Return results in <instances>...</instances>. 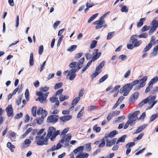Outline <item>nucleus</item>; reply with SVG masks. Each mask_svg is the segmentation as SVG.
<instances>
[{"label":"nucleus","instance_id":"32","mask_svg":"<svg viewBox=\"0 0 158 158\" xmlns=\"http://www.w3.org/2000/svg\"><path fill=\"white\" fill-rule=\"evenodd\" d=\"M43 119L42 117L37 118L35 120L36 123L39 125H41L42 124L43 122Z\"/></svg>","mask_w":158,"mask_h":158},{"label":"nucleus","instance_id":"60","mask_svg":"<svg viewBox=\"0 0 158 158\" xmlns=\"http://www.w3.org/2000/svg\"><path fill=\"white\" fill-rule=\"evenodd\" d=\"M114 114V112H113L112 113H110L108 114V116L107 117V119L108 121H109L111 119L112 117L113 116Z\"/></svg>","mask_w":158,"mask_h":158},{"label":"nucleus","instance_id":"19","mask_svg":"<svg viewBox=\"0 0 158 158\" xmlns=\"http://www.w3.org/2000/svg\"><path fill=\"white\" fill-rule=\"evenodd\" d=\"M84 57L81 58L79 60L78 63H77L78 69L77 70H78L80 69H81L82 66L84 62Z\"/></svg>","mask_w":158,"mask_h":158},{"label":"nucleus","instance_id":"36","mask_svg":"<svg viewBox=\"0 0 158 158\" xmlns=\"http://www.w3.org/2000/svg\"><path fill=\"white\" fill-rule=\"evenodd\" d=\"M69 98V97L67 96H63V95H61L59 98V100L60 101L63 102L65 99H67Z\"/></svg>","mask_w":158,"mask_h":158},{"label":"nucleus","instance_id":"33","mask_svg":"<svg viewBox=\"0 0 158 158\" xmlns=\"http://www.w3.org/2000/svg\"><path fill=\"white\" fill-rule=\"evenodd\" d=\"M83 147L85 148L86 151L87 152H89L91 150V144L90 143L85 144Z\"/></svg>","mask_w":158,"mask_h":158},{"label":"nucleus","instance_id":"43","mask_svg":"<svg viewBox=\"0 0 158 158\" xmlns=\"http://www.w3.org/2000/svg\"><path fill=\"white\" fill-rule=\"evenodd\" d=\"M108 75L107 74L102 77L99 80V83H101L104 81L108 77Z\"/></svg>","mask_w":158,"mask_h":158},{"label":"nucleus","instance_id":"25","mask_svg":"<svg viewBox=\"0 0 158 158\" xmlns=\"http://www.w3.org/2000/svg\"><path fill=\"white\" fill-rule=\"evenodd\" d=\"M127 137L126 135H124L119 138L118 140L116 142L117 144H118L120 142L123 143L125 141V139Z\"/></svg>","mask_w":158,"mask_h":158},{"label":"nucleus","instance_id":"34","mask_svg":"<svg viewBox=\"0 0 158 158\" xmlns=\"http://www.w3.org/2000/svg\"><path fill=\"white\" fill-rule=\"evenodd\" d=\"M158 117V113L152 115L150 118V120L151 122L153 121Z\"/></svg>","mask_w":158,"mask_h":158},{"label":"nucleus","instance_id":"18","mask_svg":"<svg viewBox=\"0 0 158 158\" xmlns=\"http://www.w3.org/2000/svg\"><path fill=\"white\" fill-rule=\"evenodd\" d=\"M139 93L138 92H136L133 94L131 97L129 99V100L130 101H133L135 99H137Z\"/></svg>","mask_w":158,"mask_h":158},{"label":"nucleus","instance_id":"31","mask_svg":"<svg viewBox=\"0 0 158 158\" xmlns=\"http://www.w3.org/2000/svg\"><path fill=\"white\" fill-rule=\"evenodd\" d=\"M98 15V13H97L94 15H93L92 16H91L90 18L89 19L88 21V23H91L92 21H93L96 17Z\"/></svg>","mask_w":158,"mask_h":158},{"label":"nucleus","instance_id":"42","mask_svg":"<svg viewBox=\"0 0 158 158\" xmlns=\"http://www.w3.org/2000/svg\"><path fill=\"white\" fill-rule=\"evenodd\" d=\"M114 32H109L107 35L106 39L107 40H109L110 39L113 37L114 34Z\"/></svg>","mask_w":158,"mask_h":158},{"label":"nucleus","instance_id":"55","mask_svg":"<svg viewBox=\"0 0 158 158\" xmlns=\"http://www.w3.org/2000/svg\"><path fill=\"white\" fill-rule=\"evenodd\" d=\"M152 87V85L151 84L150 85V84L149 83V86L147 87V88H146V89H145V93H148V92H149L150 91Z\"/></svg>","mask_w":158,"mask_h":158},{"label":"nucleus","instance_id":"57","mask_svg":"<svg viewBox=\"0 0 158 158\" xmlns=\"http://www.w3.org/2000/svg\"><path fill=\"white\" fill-rule=\"evenodd\" d=\"M135 144V143L134 142H130L126 145V147L127 148H129L133 146Z\"/></svg>","mask_w":158,"mask_h":158},{"label":"nucleus","instance_id":"37","mask_svg":"<svg viewBox=\"0 0 158 158\" xmlns=\"http://www.w3.org/2000/svg\"><path fill=\"white\" fill-rule=\"evenodd\" d=\"M55 107H52V110H51L50 112V114H56L58 113L59 111V110L57 109H54V108H55Z\"/></svg>","mask_w":158,"mask_h":158},{"label":"nucleus","instance_id":"10","mask_svg":"<svg viewBox=\"0 0 158 158\" xmlns=\"http://www.w3.org/2000/svg\"><path fill=\"white\" fill-rule=\"evenodd\" d=\"M98 50L97 49H94L93 51V56L92 59L94 61L98 59L101 55L100 52L98 53Z\"/></svg>","mask_w":158,"mask_h":158},{"label":"nucleus","instance_id":"7","mask_svg":"<svg viewBox=\"0 0 158 158\" xmlns=\"http://www.w3.org/2000/svg\"><path fill=\"white\" fill-rule=\"evenodd\" d=\"M139 84L138 80H136L130 83H128L125 85L123 88V90L124 91H126L128 88L132 89L133 87Z\"/></svg>","mask_w":158,"mask_h":158},{"label":"nucleus","instance_id":"40","mask_svg":"<svg viewBox=\"0 0 158 158\" xmlns=\"http://www.w3.org/2000/svg\"><path fill=\"white\" fill-rule=\"evenodd\" d=\"M148 35L147 33H143L141 34L138 35V37L139 38H146L148 37Z\"/></svg>","mask_w":158,"mask_h":158},{"label":"nucleus","instance_id":"61","mask_svg":"<svg viewBox=\"0 0 158 158\" xmlns=\"http://www.w3.org/2000/svg\"><path fill=\"white\" fill-rule=\"evenodd\" d=\"M49 89L48 87L45 86L43 87H41L40 88V90L44 92L47 91Z\"/></svg>","mask_w":158,"mask_h":158},{"label":"nucleus","instance_id":"11","mask_svg":"<svg viewBox=\"0 0 158 158\" xmlns=\"http://www.w3.org/2000/svg\"><path fill=\"white\" fill-rule=\"evenodd\" d=\"M50 100L52 103L55 102V105L53 106V108L57 107L59 105L60 102L58 100V98L55 97H53L50 98Z\"/></svg>","mask_w":158,"mask_h":158},{"label":"nucleus","instance_id":"53","mask_svg":"<svg viewBox=\"0 0 158 158\" xmlns=\"http://www.w3.org/2000/svg\"><path fill=\"white\" fill-rule=\"evenodd\" d=\"M97 42L96 40H94L90 45V48L92 49L96 47V45L97 44Z\"/></svg>","mask_w":158,"mask_h":158},{"label":"nucleus","instance_id":"62","mask_svg":"<svg viewBox=\"0 0 158 158\" xmlns=\"http://www.w3.org/2000/svg\"><path fill=\"white\" fill-rule=\"evenodd\" d=\"M64 90L63 89H60L57 90L56 93V95L57 96L58 95H59L61 94Z\"/></svg>","mask_w":158,"mask_h":158},{"label":"nucleus","instance_id":"29","mask_svg":"<svg viewBox=\"0 0 158 158\" xmlns=\"http://www.w3.org/2000/svg\"><path fill=\"white\" fill-rule=\"evenodd\" d=\"M158 81V77L157 76H156L152 78L149 82V84L152 85L154 83H156Z\"/></svg>","mask_w":158,"mask_h":158},{"label":"nucleus","instance_id":"51","mask_svg":"<svg viewBox=\"0 0 158 158\" xmlns=\"http://www.w3.org/2000/svg\"><path fill=\"white\" fill-rule=\"evenodd\" d=\"M149 28V26H147L146 25H145L142 28L141 31L142 32H144L148 30Z\"/></svg>","mask_w":158,"mask_h":158},{"label":"nucleus","instance_id":"50","mask_svg":"<svg viewBox=\"0 0 158 158\" xmlns=\"http://www.w3.org/2000/svg\"><path fill=\"white\" fill-rule=\"evenodd\" d=\"M25 96L26 98L27 101L29 100V90L27 89H26L25 92Z\"/></svg>","mask_w":158,"mask_h":158},{"label":"nucleus","instance_id":"12","mask_svg":"<svg viewBox=\"0 0 158 158\" xmlns=\"http://www.w3.org/2000/svg\"><path fill=\"white\" fill-rule=\"evenodd\" d=\"M117 138H114L111 140L107 139L106 140V146L107 147H110L114 144L116 141Z\"/></svg>","mask_w":158,"mask_h":158},{"label":"nucleus","instance_id":"2","mask_svg":"<svg viewBox=\"0 0 158 158\" xmlns=\"http://www.w3.org/2000/svg\"><path fill=\"white\" fill-rule=\"evenodd\" d=\"M46 133L44 134V136H41L39 135L38 136H36V141L37 143L39 145H47L48 144V138L47 137L44 139V136L45 135Z\"/></svg>","mask_w":158,"mask_h":158},{"label":"nucleus","instance_id":"13","mask_svg":"<svg viewBox=\"0 0 158 158\" xmlns=\"http://www.w3.org/2000/svg\"><path fill=\"white\" fill-rule=\"evenodd\" d=\"M80 98L79 97H77L75 98L73 101L72 103V106L69 108V109L73 110L74 108V106H75L77 103L80 100Z\"/></svg>","mask_w":158,"mask_h":158},{"label":"nucleus","instance_id":"6","mask_svg":"<svg viewBox=\"0 0 158 158\" xmlns=\"http://www.w3.org/2000/svg\"><path fill=\"white\" fill-rule=\"evenodd\" d=\"M148 77L147 76H145L142 77V78L138 80L139 81V84L140 85H136L135 88V90H138L140 89L141 87H144L145 85V82L147 81Z\"/></svg>","mask_w":158,"mask_h":158},{"label":"nucleus","instance_id":"16","mask_svg":"<svg viewBox=\"0 0 158 158\" xmlns=\"http://www.w3.org/2000/svg\"><path fill=\"white\" fill-rule=\"evenodd\" d=\"M72 117V116L71 115H67L60 117V119L63 122H65L71 119Z\"/></svg>","mask_w":158,"mask_h":158},{"label":"nucleus","instance_id":"22","mask_svg":"<svg viewBox=\"0 0 158 158\" xmlns=\"http://www.w3.org/2000/svg\"><path fill=\"white\" fill-rule=\"evenodd\" d=\"M152 27L156 29L158 27V21L154 19L152 21Z\"/></svg>","mask_w":158,"mask_h":158},{"label":"nucleus","instance_id":"20","mask_svg":"<svg viewBox=\"0 0 158 158\" xmlns=\"http://www.w3.org/2000/svg\"><path fill=\"white\" fill-rule=\"evenodd\" d=\"M118 133L117 131H114L111 132L109 134H106L105 135L106 138L112 137L114 135H116Z\"/></svg>","mask_w":158,"mask_h":158},{"label":"nucleus","instance_id":"30","mask_svg":"<svg viewBox=\"0 0 158 158\" xmlns=\"http://www.w3.org/2000/svg\"><path fill=\"white\" fill-rule=\"evenodd\" d=\"M30 64L31 66H32L34 64V62L33 60V54L31 53L30 55V58L29 60Z\"/></svg>","mask_w":158,"mask_h":158},{"label":"nucleus","instance_id":"44","mask_svg":"<svg viewBox=\"0 0 158 158\" xmlns=\"http://www.w3.org/2000/svg\"><path fill=\"white\" fill-rule=\"evenodd\" d=\"M69 127H67L66 128L64 129L62 131L61 134V135L64 136L67 132L69 131Z\"/></svg>","mask_w":158,"mask_h":158},{"label":"nucleus","instance_id":"35","mask_svg":"<svg viewBox=\"0 0 158 158\" xmlns=\"http://www.w3.org/2000/svg\"><path fill=\"white\" fill-rule=\"evenodd\" d=\"M77 45H74L71 46L70 48L67 49V51L70 52H72L74 51L77 48Z\"/></svg>","mask_w":158,"mask_h":158},{"label":"nucleus","instance_id":"39","mask_svg":"<svg viewBox=\"0 0 158 158\" xmlns=\"http://www.w3.org/2000/svg\"><path fill=\"white\" fill-rule=\"evenodd\" d=\"M93 129L94 131H96L97 132H99L101 131V127H98L97 125H94Z\"/></svg>","mask_w":158,"mask_h":158},{"label":"nucleus","instance_id":"47","mask_svg":"<svg viewBox=\"0 0 158 158\" xmlns=\"http://www.w3.org/2000/svg\"><path fill=\"white\" fill-rule=\"evenodd\" d=\"M37 108L36 107H33L31 110V113L33 116L35 117L36 116V110Z\"/></svg>","mask_w":158,"mask_h":158},{"label":"nucleus","instance_id":"4","mask_svg":"<svg viewBox=\"0 0 158 158\" xmlns=\"http://www.w3.org/2000/svg\"><path fill=\"white\" fill-rule=\"evenodd\" d=\"M48 94V92L45 94L42 92H39L37 93V95L39 96L38 99H39L40 102L42 103L46 102V98Z\"/></svg>","mask_w":158,"mask_h":158},{"label":"nucleus","instance_id":"54","mask_svg":"<svg viewBox=\"0 0 158 158\" xmlns=\"http://www.w3.org/2000/svg\"><path fill=\"white\" fill-rule=\"evenodd\" d=\"M44 51V47L43 45H41L39 47V54L40 55H41Z\"/></svg>","mask_w":158,"mask_h":158},{"label":"nucleus","instance_id":"49","mask_svg":"<svg viewBox=\"0 0 158 158\" xmlns=\"http://www.w3.org/2000/svg\"><path fill=\"white\" fill-rule=\"evenodd\" d=\"M23 115L22 113L21 112L19 114H17L14 117V118L15 119H19L21 118Z\"/></svg>","mask_w":158,"mask_h":158},{"label":"nucleus","instance_id":"27","mask_svg":"<svg viewBox=\"0 0 158 158\" xmlns=\"http://www.w3.org/2000/svg\"><path fill=\"white\" fill-rule=\"evenodd\" d=\"M83 146H80L73 150V153L76 154L78 152H82L83 150Z\"/></svg>","mask_w":158,"mask_h":158},{"label":"nucleus","instance_id":"52","mask_svg":"<svg viewBox=\"0 0 158 158\" xmlns=\"http://www.w3.org/2000/svg\"><path fill=\"white\" fill-rule=\"evenodd\" d=\"M97 108V106H91L88 107V110L89 111H91L96 109Z\"/></svg>","mask_w":158,"mask_h":158},{"label":"nucleus","instance_id":"59","mask_svg":"<svg viewBox=\"0 0 158 158\" xmlns=\"http://www.w3.org/2000/svg\"><path fill=\"white\" fill-rule=\"evenodd\" d=\"M158 102V101L157 100H155V101H154L153 102L152 104L149 107L147 108L146 109V110L150 109L152 108L153 107V106L155 104H156V103Z\"/></svg>","mask_w":158,"mask_h":158},{"label":"nucleus","instance_id":"28","mask_svg":"<svg viewBox=\"0 0 158 158\" xmlns=\"http://www.w3.org/2000/svg\"><path fill=\"white\" fill-rule=\"evenodd\" d=\"M146 18H144L140 19L139 22L137 23V27H141L143 24V22L146 20Z\"/></svg>","mask_w":158,"mask_h":158},{"label":"nucleus","instance_id":"17","mask_svg":"<svg viewBox=\"0 0 158 158\" xmlns=\"http://www.w3.org/2000/svg\"><path fill=\"white\" fill-rule=\"evenodd\" d=\"M147 127V125L146 124H143L141 126H140L138 128L137 130L134 132V134H136L138 133L141 131L143 129L146 128Z\"/></svg>","mask_w":158,"mask_h":158},{"label":"nucleus","instance_id":"3","mask_svg":"<svg viewBox=\"0 0 158 158\" xmlns=\"http://www.w3.org/2000/svg\"><path fill=\"white\" fill-rule=\"evenodd\" d=\"M77 71H78L77 70L75 69H72L70 70H67L64 71L63 73L65 75H66L67 73V78H68L69 77V79L72 81L75 78L76 74L75 73Z\"/></svg>","mask_w":158,"mask_h":158},{"label":"nucleus","instance_id":"1","mask_svg":"<svg viewBox=\"0 0 158 158\" xmlns=\"http://www.w3.org/2000/svg\"><path fill=\"white\" fill-rule=\"evenodd\" d=\"M139 111H136L132 114H130L128 116V121L130 123V126H132L136 123V121L138 119L137 115L139 114Z\"/></svg>","mask_w":158,"mask_h":158},{"label":"nucleus","instance_id":"15","mask_svg":"<svg viewBox=\"0 0 158 158\" xmlns=\"http://www.w3.org/2000/svg\"><path fill=\"white\" fill-rule=\"evenodd\" d=\"M88 156V154L86 152L80 153L78 154L76 156V158H87Z\"/></svg>","mask_w":158,"mask_h":158},{"label":"nucleus","instance_id":"56","mask_svg":"<svg viewBox=\"0 0 158 158\" xmlns=\"http://www.w3.org/2000/svg\"><path fill=\"white\" fill-rule=\"evenodd\" d=\"M142 43V41L141 40L137 41L134 44V46L135 47H138Z\"/></svg>","mask_w":158,"mask_h":158},{"label":"nucleus","instance_id":"63","mask_svg":"<svg viewBox=\"0 0 158 158\" xmlns=\"http://www.w3.org/2000/svg\"><path fill=\"white\" fill-rule=\"evenodd\" d=\"M155 39L154 38V36H152L151 38L150 42L149 44H151L152 46V45L153 44L155 43Z\"/></svg>","mask_w":158,"mask_h":158},{"label":"nucleus","instance_id":"26","mask_svg":"<svg viewBox=\"0 0 158 158\" xmlns=\"http://www.w3.org/2000/svg\"><path fill=\"white\" fill-rule=\"evenodd\" d=\"M138 35H132L130 39L131 41V43L134 44L136 41H137V40L136 39V38H137Z\"/></svg>","mask_w":158,"mask_h":158},{"label":"nucleus","instance_id":"45","mask_svg":"<svg viewBox=\"0 0 158 158\" xmlns=\"http://www.w3.org/2000/svg\"><path fill=\"white\" fill-rule=\"evenodd\" d=\"M152 46L151 44H148L146 46V47L144 48L143 50V52H145L149 50L151 48Z\"/></svg>","mask_w":158,"mask_h":158},{"label":"nucleus","instance_id":"5","mask_svg":"<svg viewBox=\"0 0 158 158\" xmlns=\"http://www.w3.org/2000/svg\"><path fill=\"white\" fill-rule=\"evenodd\" d=\"M55 128L53 127H50L48 130V133L46 136L47 138H50L52 141L54 140V134H55Z\"/></svg>","mask_w":158,"mask_h":158},{"label":"nucleus","instance_id":"64","mask_svg":"<svg viewBox=\"0 0 158 158\" xmlns=\"http://www.w3.org/2000/svg\"><path fill=\"white\" fill-rule=\"evenodd\" d=\"M84 89L82 88L81 89V90L80 91L78 95V97L80 98L81 97H82L84 95Z\"/></svg>","mask_w":158,"mask_h":158},{"label":"nucleus","instance_id":"46","mask_svg":"<svg viewBox=\"0 0 158 158\" xmlns=\"http://www.w3.org/2000/svg\"><path fill=\"white\" fill-rule=\"evenodd\" d=\"M77 66V62H73L69 64V67L71 68L76 67Z\"/></svg>","mask_w":158,"mask_h":158},{"label":"nucleus","instance_id":"24","mask_svg":"<svg viewBox=\"0 0 158 158\" xmlns=\"http://www.w3.org/2000/svg\"><path fill=\"white\" fill-rule=\"evenodd\" d=\"M93 61H94L92 59L89 60L88 61L86 65L84 68H83V69H82V71L81 72V73H82L84 72H85L86 70V69H87L88 68L90 65L91 63Z\"/></svg>","mask_w":158,"mask_h":158},{"label":"nucleus","instance_id":"48","mask_svg":"<svg viewBox=\"0 0 158 158\" xmlns=\"http://www.w3.org/2000/svg\"><path fill=\"white\" fill-rule=\"evenodd\" d=\"M84 107H83L82 109L78 113L77 116V118H79L83 115L84 113Z\"/></svg>","mask_w":158,"mask_h":158},{"label":"nucleus","instance_id":"23","mask_svg":"<svg viewBox=\"0 0 158 158\" xmlns=\"http://www.w3.org/2000/svg\"><path fill=\"white\" fill-rule=\"evenodd\" d=\"M93 61H94L92 59L89 60L88 61L86 65L84 68H83V69H82V71L81 72V73H82L84 72H85L86 70V69H87L88 68L90 65L91 63Z\"/></svg>","mask_w":158,"mask_h":158},{"label":"nucleus","instance_id":"9","mask_svg":"<svg viewBox=\"0 0 158 158\" xmlns=\"http://www.w3.org/2000/svg\"><path fill=\"white\" fill-rule=\"evenodd\" d=\"M71 135L70 134L67 135L63 137L61 140V142L62 143H64L65 142V145L67 146L69 145V142L71 138Z\"/></svg>","mask_w":158,"mask_h":158},{"label":"nucleus","instance_id":"8","mask_svg":"<svg viewBox=\"0 0 158 158\" xmlns=\"http://www.w3.org/2000/svg\"><path fill=\"white\" fill-rule=\"evenodd\" d=\"M59 118L58 115H51L48 117L47 121L48 123H56L57 121Z\"/></svg>","mask_w":158,"mask_h":158},{"label":"nucleus","instance_id":"21","mask_svg":"<svg viewBox=\"0 0 158 158\" xmlns=\"http://www.w3.org/2000/svg\"><path fill=\"white\" fill-rule=\"evenodd\" d=\"M105 23V22L103 19V17H101L100 19L99 20L96 21L94 24H98L101 26H102V25Z\"/></svg>","mask_w":158,"mask_h":158},{"label":"nucleus","instance_id":"41","mask_svg":"<svg viewBox=\"0 0 158 158\" xmlns=\"http://www.w3.org/2000/svg\"><path fill=\"white\" fill-rule=\"evenodd\" d=\"M63 85V83L61 82H60L58 83H57L56 84L54 89H58L62 87Z\"/></svg>","mask_w":158,"mask_h":158},{"label":"nucleus","instance_id":"14","mask_svg":"<svg viewBox=\"0 0 158 158\" xmlns=\"http://www.w3.org/2000/svg\"><path fill=\"white\" fill-rule=\"evenodd\" d=\"M153 101H154L151 98L148 97L146 99L143 100L142 102L140 104H142L143 103L144 104L148 103L149 105H151L152 104Z\"/></svg>","mask_w":158,"mask_h":158},{"label":"nucleus","instance_id":"58","mask_svg":"<svg viewBox=\"0 0 158 158\" xmlns=\"http://www.w3.org/2000/svg\"><path fill=\"white\" fill-rule=\"evenodd\" d=\"M47 112L46 111H45V110H43V111H42V112H41V114H42L41 117L42 118H44L46 117V116L47 115Z\"/></svg>","mask_w":158,"mask_h":158},{"label":"nucleus","instance_id":"38","mask_svg":"<svg viewBox=\"0 0 158 158\" xmlns=\"http://www.w3.org/2000/svg\"><path fill=\"white\" fill-rule=\"evenodd\" d=\"M101 143L99 144L98 147L99 148H101L104 147L105 144V140L104 138H103L101 140Z\"/></svg>","mask_w":158,"mask_h":158}]
</instances>
